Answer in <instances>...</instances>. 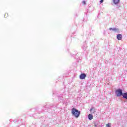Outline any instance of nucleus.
I'll return each instance as SVG.
<instances>
[{"mask_svg":"<svg viewBox=\"0 0 127 127\" xmlns=\"http://www.w3.org/2000/svg\"><path fill=\"white\" fill-rule=\"evenodd\" d=\"M71 114L72 116H74L75 118H79V117H80L81 112L76 109V108H72L71 110Z\"/></svg>","mask_w":127,"mask_h":127,"instance_id":"1","label":"nucleus"},{"mask_svg":"<svg viewBox=\"0 0 127 127\" xmlns=\"http://www.w3.org/2000/svg\"><path fill=\"white\" fill-rule=\"evenodd\" d=\"M115 94L117 97H121V96H123V90L121 89H117L115 91Z\"/></svg>","mask_w":127,"mask_h":127,"instance_id":"2","label":"nucleus"},{"mask_svg":"<svg viewBox=\"0 0 127 127\" xmlns=\"http://www.w3.org/2000/svg\"><path fill=\"white\" fill-rule=\"evenodd\" d=\"M113 2L115 5H117V7L119 8L120 6H121L119 5V3H120V0H113Z\"/></svg>","mask_w":127,"mask_h":127,"instance_id":"3","label":"nucleus"},{"mask_svg":"<svg viewBox=\"0 0 127 127\" xmlns=\"http://www.w3.org/2000/svg\"><path fill=\"white\" fill-rule=\"evenodd\" d=\"M109 30H112V31H114V32H117V33H119L120 32V29L118 28H109Z\"/></svg>","mask_w":127,"mask_h":127,"instance_id":"4","label":"nucleus"},{"mask_svg":"<svg viewBox=\"0 0 127 127\" xmlns=\"http://www.w3.org/2000/svg\"><path fill=\"white\" fill-rule=\"evenodd\" d=\"M86 77H87V75L85 73H81L79 76L80 79H85Z\"/></svg>","mask_w":127,"mask_h":127,"instance_id":"5","label":"nucleus"},{"mask_svg":"<svg viewBox=\"0 0 127 127\" xmlns=\"http://www.w3.org/2000/svg\"><path fill=\"white\" fill-rule=\"evenodd\" d=\"M117 38L118 40H122L123 39V36L121 34H118L117 36Z\"/></svg>","mask_w":127,"mask_h":127,"instance_id":"6","label":"nucleus"},{"mask_svg":"<svg viewBox=\"0 0 127 127\" xmlns=\"http://www.w3.org/2000/svg\"><path fill=\"white\" fill-rule=\"evenodd\" d=\"M122 96L124 99H126V100H127V92L123 93Z\"/></svg>","mask_w":127,"mask_h":127,"instance_id":"7","label":"nucleus"},{"mask_svg":"<svg viewBox=\"0 0 127 127\" xmlns=\"http://www.w3.org/2000/svg\"><path fill=\"white\" fill-rule=\"evenodd\" d=\"M82 48H83V50H86V49L87 48V45L86 44V42H85L83 43Z\"/></svg>","mask_w":127,"mask_h":127,"instance_id":"8","label":"nucleus"},{"mask_svg":"<svg viewBox=\"0 0 127 127\" xmlns=\"http://www.w3.org/2000/svg\"><path fill=\"white\" fill-rule=\"evenodd\" d=\"M88 119L91 121V120H93V115L92 114H89L88 115Z\"/></svg>","mask_w":127,"mask_h":127,"instance_id":"9","label":"nucleus"},{"mask_svg":"<svg viewBox=\"0 0 127 127\" xmlns=\"http://www.w3.org/2000/svg\"><path fill=\"white\" fill-rule=\"evenodd\" d=\"M111 123H108L106 125L107 127H111Z\"/></svg>","mask_w":127,"mask_h":127,"instance_id":"10","label":"nucleus"},{"mask_svg":"<svg viewBox=\"0 0 127 127\" xmlns=\"http://www.w3.org/2000/svg\"><path fill=\"white\" fill-rule=\"evenodd\" d=\"M7 16H8V14L7 13H6L4 15L5 18H6V17H7Z\"/></svg>","mask_w":127,"mask_h":127,"instance_id":"11","label":"nucleus"},{"mask_svg":"<svg viewBox=\"0 0 127 127\" xmlns=\"http://www.w3.org/2000/svg\"><path fill=\"white\" fill-rule=\"evenodd\" d=\"M82 3H83V4H86V1H82Z\"/></svg>","mask_w":127,"mask_h":127,"instance_id":"12","label":"nucleus"},{"mask_svg":"<svg viewBox=\"0 0 127 127\" xmlns=\"http://www.w3.org/2000/svg\"><path fill=\"white\" fill-rule=\"evenodd\" d=\"M104 2V0H101L100 1V3H102V2Z\"/></svg>","mask_w":127,"mask_h":127,"instance_id":"13","label":"nucleus"},{"mask_svg":"<svg viewBox=\"0 0 127 127\" xmlns=\"http://www.w3.org/2000/svg\"><path fill=\"white\" fill-rule=\"evenodd\" d=\"M92 111H93V108H91L90 109V112H92Z\"/></svg>","mask_w":127,"mask_h":127,"instance_id":"14","label":"nucleus"},{"mask_svg":"<svg viewBox=\"0 0 127 127\" xmlns=\"http://www.w3.org/2000/svg\"><path fill=\"white\" fill-rule=\"evenodd\" d=\"M93 113H95V110H93Z\"/></svg>","mask_w":127,"mask_h":127,"instance_id":"15","label":"nucleus"}]
</instances>
